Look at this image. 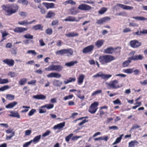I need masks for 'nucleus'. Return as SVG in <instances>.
Instances as JSON below:
<instances>
[{
	"instance_id": "6ab92c4d",
	"label": "nucleus",
	"mask_w": 147,
	"mask_h": 147,
	"mask_svg": "<svg viewBox=\"0 0 147 147\" xmlns=\"http://www.w3.org/2000/svg\"><path fill=\"white\" fill-rule=\"evenodd\" d=\"M65 122H63L55 125L53 127V128L54 129H59L63 128L65 126Z\"/></svg>"
},
{
	"instance_id": "58836bf2",
	"label": "nucleus",
	"mask_w": 147,
	"mask_h": 147,
	"mask_svg": "<svg viewBox=\"0 0 147 147\" xmlns=\"http://www.w3.org/2000/svg\"><path fill=\"white\" fill-rule=\"evenodd\" d=\"M99 113L97 114V115H99L100 118H102L103 117V116L105 115V114H107V112H105L102 110L100 109L98 111Z\"/></svg>"
},
{
	"instance_id": "5701e85b",
	"label": "nucleus",
	"mask_w": 147,
	"mask_h": 147,
	"mask_svg": "<svg viewBox=\"0 0 147 147\" xmlns=\"http://www.w3.org/2000/svg\"><path fill=\"white\" fill-rule=\"evenodd\" d=\"M43 26H42L41 24H38L32 27V29H34L35 30H40L42 31L43 29Z\"/></svg>"
},
{
	"instance_id": "0e129e2a",
	"label": "nucleus",
	"mask_w": 147,
	"mask_h": 147,
	"mask_svg": "<svg viewBox=\"0 0 147 147\" xmlns=\"http://www.w3.org/2000/svg\"><path fill=\"white\" fill-rule=\"evenodd\" d=\"M42 108L41 107L39 109V113H45L47 111L44 108Z\"/></svg>"
},
{
	"instance_id": "79ce46f5",
	"label": "nucleus",
	"mask_w": 147,
	"mask_h": 147,
	"mask_svg": "<svg viewBox=\"0 0 147 147\" xmlns=\"http://www.w3.org/2000/svg\"><path fill=\"white\" fill-rule=\"evenodd\" d=\"M71 14L72 15H76L79 12L78 10H76L74 7H72L71 9Z\"/></svg>"
},
{
	"instance_id": "49530a36",
	"label": "nucleus",
	"mask_w": 147,
	"mask_h": 147,
	"mask_svg": "<svg viewBox=\"0 0 147 147\" xmlns=\"http://www.w3.org/2000/svg\"><path fill=\"white\" fill-rule=\"evenodd\" d=\"M10 116L13 117H16L18 118L20 117V115L18 112H13L11 113Z\"/></svg>"
},
{
	"instance_id": "20e7f679",
	"label": "nucleus",
	"mask_w": 147,
	"mask_h": 147,
	"mask_svg": "<svg viewBox=\"0 0 147 147\" xmlns=\"http://www.w3.org/2000/svg\"><path fill=\"white\" fill-rule=\"evenodd\" d=\"M63 68L62 66L60 65H52L46 68L45 70L48 71H60L62 70Z\"/></svg>"
},
{
	"instance_id": "338daca9",
	"label": "nucleus",
	"mask_w": 147,
	"mask_h": 147,
	"mask_svg": "<svg viewBox=\"0 0 147 147\" xmlns=\"http://www.w3.org/2000/svg\"><path fill=\"white\" fill-rule=\"evenodd\" d=\"M32 143V141L26 142L23 145V147H28Z\"/></svg>"
},
{
	"instance_id": "f3484780",
	"label": "nucleus",
	"mask_w": 147,
	"mask_h": 147,
	"mask_svg": "<svg viewBox=\"0 0 147 147\" xmlns=\"http://www.w3.org/2000/svg\"><path fill=\"white\" fill-rule=\"evenodd\" d=\"M42 4L44 5L47 9L55 8V4L53 3L43 2Z\"/></svg>"
},
{
	"instance_id": "4be33fe9",
	"label": "nucleus",
	"mask_w": 147,
	"mask_h": 147,
	"mask_svg": "<svg viewBox=\"0 0 147 147\" xmlns=\"http://www.w3.org/2000/svg\"><path fill=\"white\" fill-rule=\"evenodd\" d=\"M55 13L53 11L51 10L49 11L47 15L45 16L46 18H52L55 16Z\"/></svg>"
},
{
	"instance_id": "e433bc0d",
	"label": "nucleus",
	"mask_w": 147,
	"mask_h": 147,
	"mask_svg": "<svg viewBox=\"0 0 147 147\" xmlns=\"http://www.w3.org/2000/svg\"><path fill=\"white\" fill-rule=\"evenodd\" d=\"M134 68H128L123 70V71L125 73L130 74L133 72Z\"/></svg>"
},
{
	"instance_id": "ddd939ff",
	"label": "nucleus",
	"mask_w": 147,
	"mask_h": 147,
	"mask_svg": "<svg viewBox=\"0 0 147 147\" xmlns=\"http://www.w3.org/2000/svg\"><path fill=\"white\" fill-rule=\"evenodd\" d=\"M47 76L48 78H59L61 77V75L57 73L52 72L48 74Z\"/></svg>"
},
{
	"instance_id": "9d476101",
	"label": "nucleus",
	"mask_w": 147,
	"mask_h": 147,
	"mask_svg": "<svg viewBox=\"0 0 147 147\" xmlns=\"http://www.w3.org/2000/svg\"><path fill=\"white\" fill-rule=\"evenodd\" d=\"M111 18L107 16L104 17L97 20L96 23L98 24L101 25L103 23L107 22Z\"/></svg>"
},
{
	"instance_id": "cd10ccee",
	"label": "nucleus",
	"mask_w": 147,
	"mask_h": 147,
	"mask_svg": "<svg viewBox=\"0 0 147 147\" xmlns=\"http://www.w3.org/2000/svg\"><path fill=\"white\" fill-rule=\"evenodd\" d=\"M41 138V135H39L35 136L33 140H31L32 142H33L34 144L36 143L39 141Z\"/></svg>"
},
{
	"instance_id": "4468645a",
	"label": "nucleus",
	"mask_w": 147,
	"mask_h": 147,
	"mask_svg": "<svg viewBox=\"0 0 147 147\" xmlns=\"http://www.w3.org/2000/svg\"><path fill=\"white\" fill-rule=\"evenodd\" d=\"M81 19V18H79L78 20L76 19V18L72 16H68L67 18L64 19V20L65 21H70V22H78Z\"/></svg>"
},
{
	"instance_id": "393cba45",
	"label": "nucleus",
	"mask_w": 147,
	"mask_h": 147,
	"mask_svg": "<svg viewBox=\"0 0 147 147\" xmlns=\"http://www.w3.org/2000/svg\"><path fill=\"white\" fill-rule=\"evenodd\" d=\"M139 143L136 140L131 141L129 143V147H134L135 145H137Z\"/></svg>"
},
{
	"instance_id": "a18cd8bd",
	"label": "nucleus",
	"mask_w": 147,
	"mask_h": 147,
	"mask_svg": "<svg viewBox=\"0 0 147 147\" xmlns=\"http://www.w3.org/2000/svg\"><path fill=\"white\" fill-rule=\"evenodd\" d=\"M18 24L22 25H28V20H25L22 21H19Z\"/></svg>"
},
{
	"instance_id": "aec40b11",
	"label": "nucleus",
	"mask_w": 147,
	"mask_h": 147,
	"mask_svg": "<svg viewBox=\"0 0 147 147\" xmlns=\"http://www.w3.org/2000/svg\"><path fill=\"white\" fill-rule=\"evenodd\" d=\"M105 41L103 40H99L95 43V45L98 48H100L103 45Z\"/></svg>"
},
{
	"instance_id": "f03ea898",
	"label": "nucleus",
	"mask_w": 147,
	"mask_h": 147,
	"mask_svg": "<svg viewBox=\"0 0 147 147\" xmlns=\"http://www.w3.org/2000/svg\"><path fill=\"white\" fill-rule=\"evenodd\" d=\"M98 59L101 64L104 65L110 63L115 60V58L112 55H106L100 56L99 57Z\"/></svg>"
},
{
	"instance_id": "774afa93",
	"label": "nucleus",
	"mask_w": 147,
	"mask_h": 147,
	"mask_svg": "<svg viewBox=\"0 0 147 147\" xmlns=\"http://www.w3.org/2000/svg\"><path fill=\"white\" fill-rule=\"evenodd\" d=\"M77 96L80 99L83 100L85 96L84 95H81L80 93H78V94L77 95Z\"/></svg>"
},
{
	"instance_id": "680f3d73",
	"label": "nucleus",
	"mask_w": 147,
	"mask_h": 147,
	"mask_svg": "<svg viewBox=\"0 0 147 147\" xmlns=\"http://www.w3.org/2000/svg\"><path fill=\"white\" fill-rule=\"evenodd\" d=\"M36 112V110L35 109H32L28 113V115L31 116L33 115L34 113Z\"/></svg>"
},
{
	"instance_id": "f257e3e1",
	"label": "nucleus",
	"mask_w": 147,
	"mask_h": 147,
	"mask_svg": "<svg viewBox=\"0 0 147 147\" xmlns=\"http://www.w3.org/2000/svg\"><path fill=\"white\" fill-rule=\"evenodd\" d=\"M2 7L5 12L6 13V15L10 16L16 13L19 8L18 5L15 3L8 4L7 5H3Z\"/></svg>"
},
{
	"instance_id": "72a5a7b5",
	"label": "nucleus",
	"mask_w": 147,
	"mask_h": 147,
	"mask_svg": "<svg viewBox=\"0 0 147 147\" xmlns=\"http://www.w3.org/2000/svg\"><path fill=\"white\" fill-rule=\"evenodd\" d=\"M54 107L53 104H46L44 105L41 106L42 108H46L48 109H52Z\"/></svg>"
},
{
	"instance_id": "6e6552de",
	"label": "nucleus",
	"mask_w": 147,
	"mask_h": 147,
	"mask_svg": "<svg viewBox=\"0 0 147 147\" xmlns=\"http://www.w3.org/2000/svg\"><path fill=\"white\" fill-rule=\"evenodd\" d=\"M78 8L82 10L89 11L92 9V7L87 4H82L79 6Z\"/></svg>"
},
{
	"instance_id": "4d7b16f0",
	"label": "nucleus",
	"mask_w": 147,
	"mask_h": 147,
	"mask_svg": "<svg viewBox=\"0 0 147 147\" xmlns=\"http://www.w3.org/2000/svg\"><path fill=\"white\" fill-rule=\"evenodd\" d=\"M23 108H25L27 109H25L22 110L21 111V112L22 113H25V112H28V109H30V106H22Z\"/></svg>"
},
{
	"instance_id": "bb28decb",
	"label": "nucleus",
	"mask_w": 147,
	"mask_h": 147,
	"mask_svg": "<svg viewBox=\"0 0 147 147\" xmlns=\"http://www.w3.org/2000/svg\"><path fill=\"white\" fill-rule=\"evenodd\" d=\"M78 35L79 34L78 33L74 32H69L68 33L65 34V36H66L69 37H73L75 36H78Z\"/></svg>"
},
{
	"instance_id": "dca6fc26",
	"label": "nucleus",
	"mask_w": 147,
	"mask_h": 147,
	"mask_svg": "<svg viewBox=\"0 0 147 147\" xmlns=\"http://www.w3.org/2000/svg\"><path fill=\"white\" fill-rule=\"evenodd\" d=\"M130 57L131 58L132 60L137 61L139 60H142L144 58V57L142 55H138L132 56Z\"/></svg>"
},
{
	"instance_id": "bf43d9fd",
	"label": "nucleus",
	"mask_w": 147,
	"mask_h": 147,
	"mask_svg": "<svg viewBox=\"0 0 147 147\" xmlns=\"http://www.w3.org/2000/svg\"><path fill=\"white\" fill-rule=\"evenodd\" d=\"M51 132L50 130H47L45 132L42 134V136L45 137L47 136H48L51 133Z\"/></svg>"
},
{
	"instance_id": "3c124183",
	"label": "nucleus",
	"mask_w": 147,
	"mask_h": 147,
	"mask_svg": "<svg viewBox=\"0 0 147 147\" xmlns=\"http://www.w3.org/2000/svg\"><path fill=\"white\" fill-rule=\"evenodd\" d=\"M24 37L26 39H32L33 38V36L30 34L28 33L24 35Z\"/></svg>"
},
{
	"instance_id": "b1692460",
	"label": "nucleus",
	"mask_w": 147,
	"mask_h": 147,
	"mask_svg": "<svg viewBox=\"0 0 147 147\" xmlns=\"http://www.w3.org/2000/svg\"><path fill=\"white\" fill-rule=\"evenodd\" d=\"M132 61L130 57L128 59V60L124 61L122 63V65L123 67H127L129 65V64Z\"/></svg>"
},
{
	"instance_id": "423d86ee",
	"label": "nucleus",
	"mask_w": 147,
	"mask_h": 147,
	"mask_svg": "<svg viewBox=\"0 0 147 147\" xmlns=\"http://www.w3.org/2000/svg\"><path fill=\"white\" fill-rule=\"evenodd\" d=\"M118 81L116 80L111 81L108 84V88L109 89H116L119 88L120 86L118 84Z\"/></svg>"
},
{
	"instance_id": "7ed1b4c3",
	"label": "nucleus",
	"mask_w": 147,
	"mask_h": 147,
	"mask_svg": "<svg viewBox=\"0 0 147 147\" xmlns=\"http://www.w3.org/2000/svg\"><path fill=\"white\" fill-rule=\"evenodd\" d=\"M56 55H63L66 54L67 56H69L73 55V51L71 49H61L55 52Z\"/></svg>"
},
{
	"instance_id": "9b49d317",
	"label": "nucleus",
	"mask_w": 147,
	"mask_h": 147,
	"mask_svg": "<svg viewBox=\"0 0 147 147\" xmlns=\"http://www.w3.org/2000/svg\"><path fill=\"white\" fill-rule=\"evenodd\" d=\"M3 61L10 67L13 66L15 63L14 60L12 59H5L3 60Z\"/></svg>"
},
{
	"instance_id": "c03bdc74",
	"label": "nucleus",
	"mask_w": 147,
	"mask_h": 147,
	"mask_svg": "<svg viewBox=\"0 0 147 147\" xmlns=\"http://www.w3.org/2000/svg\"><path fill=\"white\" fill-rule=\"evenodd\" d=\"M107 10L106 7H103L101 8L98 11V13L100 14H102L104 13Z\"/></svg>"
},
{
	"instance_id": "f8f14e48",
	"label": "nucleus",
	"mask_w": 147,
	"mask_h": 147,
	"mask_svg": "<svg viewBox=\"0 0 147 147\" xmlns=\"http://www.w3.org/2000/svg\"><path fill=\"white\" fill-rule=\"evenodd\" d=\"M28 28L23 27H16L13 29V31L16 33H21L28 30Z\"/></svg>"
},
{
	"instance_id": "8fccbe9b",
	"label": "nucleus",
	"mask_w": 147,
	"mask_h": 147,
	"mask_svg": "<svg viewBox=\"0 0 147 147\" xmlns=\"http://www.w3.org/2000/svg\"><path fill=\"white\" fill-rule=\"evenodd\" d=\"M45 32L47 34L50 35L52 34V29L51 28H49L46 30Z\"/></svg>"
},
{
	"instance_id": "69168bd1",
	"label": "nucleus",
	"mask_w": 147,
	"mask_h": 147,
	"mask_svg": "<svg viewBox=\"0 0 147 147\" xmlns=\"http://www.w3.org/2000/svg\"><path fill=\"white\" fill-rule=\"evenodd\" d=\"M74 96L73 94H71L68 96H66L64 98V100H66L68 99H70L72 98Z\"/></svg>"
},
{
	"instance_id": "a211bd4d",
	"label": "nucleus",
	"mask_w": 147,
	"mask_h": 147,
	"mask_svg": "<svg viewBox=\"0 0 147 147\" xmlns=\"http://www.w3.org/2000/svg\"><path fill=\"white\" fill-rule=\"evenodd\" d=\"M85 77L84 75L83 74H81L79 75L77 78V83L78 85H81L82 84Z\"/></svg>"
},
{
	"instance_id": "2f4dec72",
	"label": "nucleus",
	"mask_w": 147,
	"mask_h": 147,
	"mask_svg": "<svg viewBox=\"0 0 147 147\" xmlns=\"http://www.w3.org/2000/svg\"><path fill=\"white\" fill-rule=\"evenodd\" d=\"M121 47H118L115 48H113V53L116 54H120Z\"/></svg>"
},
{
	"instance_id": "1a4fd4ad",
	"label": "nucleus",
	"mask_w": 147,
	"mask_h": 147,
	"mask_svg": "<svg viewBox=\"0 0 147 147\" xmlns=\"http://www.w3.org/2000/svg\"><path fill=\"white\" fill-rule=\"evenodd\" d=\"M130 46L132 48H137L140 46L141 45V42L136 40H131L130 42Z\"/></svg>"
},
{
	"instance_id": "2eb2a0df",
	"label": "nucleus",
	"mask_w": 147,
	"mask_h": 147,
	"mask_svg": "<svg viewBox=\"0 0 147 147\" xmlns=\"http://www.w3.org/2000/svg\"><path fill=\"white\" fill-rule=\"evenodd\" d=\"M118 7L122 8L124 9L131 10L133 9V7L128 5H125L120 3H118L117 5Z\"/></svg>"
},
{
	"instance_id": "603ef678",
	"label": "nucleus",
	"mask_w": 147,
	"mask_h": 147,
	"mask_svg": "<svg viewBox=\"0 0 147 147\" xmlns=\"http://www.w3.org/2000/svg\"><path fill=\"white\" fill-rule=\"evenodd\" d=\"M73 135V134L71 133L69 135L66 136L65 138L66 141L68 142L69 141L70 139L72 137Z\"/></svg>"
},
{
	"instance_id": "412c9836",
	"label": "nucleus",
	"mask_w": 147,
	"mask_h": 147,
	"mask_svg": "<svg viewBox=\"0 0 147 147\" xmlns=\"http://www.w3.org/2000/svg\"><path fill=\"white\" fill-rule=\"evenodd\" d=\"M103 52L105 53L112 54L113 53V48L112 47H110L105 49Z\"/></svg>"
},
{
	"instance_id": "473e14b6",
	"label": "nucleus",
	"mask_w": 147,
	"mask_h": 147,
	"mask_svg": "<svg viewBox=\"0 0 147 147\" xmlns=\"http://www.w3.org/2000/svg\"><path fill=\"white\" fill-rule=\"evenodd\" d=\"M34 97L35 98L38 99H45L46 98L45 96L42 94L37 95L34 96Z\"/></svg>"
},
{
	"instance_id": "f704fd0d",
	"label": "nucleus",
	"mask_w": 147,
	"mask_h": 147,
	"mask_svg": "<svg viewBox=\"0 0 147 147\" xmlns=\"http://www.w3.org/2000/svg\"><path fill=\"white\" fill-rule=\"evenodd\" d=\"M53 84L55 86H60L62 85V83L59 80H55L53 81Z\"/></svg>"
},
{
	"instance_id": "37998d69",
	"label": "nucleus",
	"mask_w": 147,
	"mask_h": 147,
	"mask_svg": "<svg viewBox=\"0 0 147 147\" xmlns=\"http://www.w3.org/2000/svg\"><path fill=\"white\" fill-rule=\"evenodd\" d=\"M9 82L7 79H1L0 78V84H7Z\"/></svg>"
},
{
	"instance_id": "de8ad7c7",
	"label": "nucleus",
	"mask_w": 147,
	"mask_h": 147,
	"mask_svg": "<svg viewBox=\"0 0 147 147\" xmlns=\"http://www.w3.org/2000/svg\"><path fill=\"white\" fill-rule=\"evenodd\" d=\"M133 18L136 20L141 21L147 20V18L142 16H136L134 17Z\"/></svg>"
},
{
	"instance_id": "0eeeda50",
	"label": "nucleus",
	"mask_w": 147,
	"mask_h": 147,
	"mask_svg": "<svg viewBox=\"0 0 147 147\" xmlns=\"http://www.w3.org/2000/svg\"><path fill=\"white\" fill-rule=\"evenodd\" d=\"M94 48L93 45L88 46L83 48L82 52L84 54L90 53H92Z\"/></svg>"
},
{
	"instance_id": "a19ab883",
	"label": "nucleus",
	"mask_w": 147,
	"mask_h": 147,
	"mask_svg": "<svg viewBox=\"0 0 147 147\" xmlns=\"http://www.w3.org/2000/svg\"><path fill=\"white\" fill-rule=\"evenodd\" d=\"M6 98L8 100H11L14 99L15 96L11 94H7L6 95Z\"/></svg>"
},
{
	"instance_id": "052dcab7",
	"label": "nucleus",
	"mask_w": 147,
	"mask_h": 147,
	"mask_svg": "<svg viewBox=\"0 0 147 147\" xmlns=\"http://www.w3.org/2000/svg\"><path fill=\"white\" fill-rule=\"evenodd\" d=\"M102 90H97L94 92L92 94V96H94L100 93L101 92Z\"/></svg>"
},
{
	"instance_id": "09e8293b",
	"label": "nucleus",
	"mask_w": 147,
	"mask_h": 147,
	"mask_svg": "<svg viewBox=\"0 0 147 147\" xmlns=\"http://www.w3.org/2000/svg\"><path fill=\"white\" fill-rule=\"evenodd\" d=\"M9 88V87L8 85L4 86L0 88V91H3L8 89Z\"/></svg>"
},
{
	"instance_id": "e2e57ef3",
	"label": "nucleus",
	"mask_w": 147,
	"mask_h": 147,
	"mask_svg": "<svg viewBox=\"0 0 147 147\" xmlns=\"http://www.w3.org/2000/svg\"><path fill=\"white\" fill-rule=\"evenodd\" d=\"M113 103L114 104H119L121 105V101L118 98L116 100H114L113 101Z\"/></svg>"
},
{
	"instance_id": "4c0bfd02",
	"label": "nucleus",
	"mask_w": 147,
	"mask_h": 147,
	"mask_svg": "<svg viewBox=\"0 0 147 147\" xmlns=\"http://www.w3.org/2000/svg\"><path fill=\"white\" fill-rule=\"evenodd\" d=\"M69 4L72 5H75L76 4V3L73 0H68L63 3V4L65 5H66L67 4Z\"/></svg>"
},
{
	"instance_id": "5fc2aeb1",
	"label": "nucleus",
	"mask_w": 147,
	"mask_h": 147,
	"mask_svg": "<svg viewBox=\"0 0 147 147\" xmlns=\"http://www.w3.org/2000/svg\"><path fill=\"white\" fill-rule=\"evenodd\" d=\"M8 75L10 76L11 78L17 76L15 72L10 71L9 72Z\"/></svg>"
},
{
	"instance_id": "13d9d810",
	"label": "nucleus",
	"mask_w": 147,
	"mask_h": 147,
	"mask_svg": "<svg viewBox=\"0 0 147 147\" xmlns=\"http://www.w3.org/2000/svg\"><path fill=\"white\" fill-rule=\"evenodd\" d=\"M27 53L28 54L31 53L32 55H36L37 53L35 51V50H29L27 52Z\"/></svg>"
},
{
	"instance_id": "6e6d98bb",
	"label": "nucleus",
	"mask_w": 147,
	"mask_h": 147,
	"mask_svg": "<svg viewBox=\"0 0 147 147\" xmlns=\"http://www.w3.org/2000/svg\"><path fill=\"white\" fill-rule=\"evenodd\" d=\"M2 34V37L3 39L0 41V42H1L3 41L4 40H5L6 39V38H5V37L7 36L8 34L7 33L5 32H2L1 33Z\"/></svg>"
},
{
	"instance_id": "7c9ffc66",
	"label": "nucleus",
	"mask_w": 147,
	"mask_h": 147,
	"mask_svg": "<svg viewBox=\"0 0 147 147\" xmlns=\"http://www.w3.org/2000/svg\"><path fill=\"white\" fill-rule=\"evenodd\" d=\"M78 63L77 61H72L66 63L65 65L67 67H71L74 66L75 64Z\"/></svg>"
},
{
	"instance_id": "c85d7f7f",
	"label": "nucleus",
	"mask_w": 147,
	"mask_h": 147,
	"mask_svg": "<svg viewBox=\"0 0 147 147\" xmlns=\"http://www.w3.org/2000/svg\"><path fill=\"white\" fill-rule=\"evenodd\" d=\"M17 103V102L14 101L8 104L5 107L7 108L11 109L15 105H16Z\"/></svg>"
},
{
	"instance_id": "c756f323",
	"label": "nucleus",
	"mask_w": 147,
	"mask_h": 147,
	"mask_svg": "<svg viewBox=\"0 0 147 147\" xmlns=\"http://www.w3.org/2000/svg\"><path fill=\"white\" fill-rule=\"evenodd\" d=\"M38 8L40 9V12L42 14H45L46 13V10L42 6L41 4H39L38 6Z\"/></svg>"
},
{
	"instance_id": "39448f33",
	"label": "nucleus",
	"mask_w": 147,
	"mask_h": 147,
	"mask_svg": "<svg viewBox=\"0 0 147 147\" xmlns=\"http://www.w3.org/2000/svg\"><path fill=\"white\" fill-rule=\"evenodd\" d=\"M98 102H94L89 107L88 110V112L91 114L95 113L98 109Z\"/></svg>"
},
{
	"instance_id": "864d4df0",
	"label": "nucleus",
	"mask_w": 147,
	"mask_h": 147,
	"mask_svg": "<svg viewBox=\"0 0 147 147\" xmlns=\"http://www.w3.org/2000/svg\"><path fill=\"white\" fill-rule=\"evenodd\" d=\"M18 2L25 5H27L28 4V1L27 0H18Z\"/></svg>"
},
{
	"instance_id": "ea45409f",
	"label": "nucleus",
	"mask_w": 147,
	"mask_h": 147,
	"mask_svg": "<svg viewBox=\"0 0 147 147\" xmlns=\"http://www.w3.org/2000/svg\"><path fill=\"white\" fill-rule=\"evenodd\" d=\"M27 79L23 78L21 79L19 82V84L20 85H23L25 84L27 82Z\"/></svg>"
},
{
	"instance_id": "a878e982",
	"label": "nucleus",
	"mask_w": 147,
	"mask_h": 147,
	"mask_svg": "<svg viewBox=\"0 0 147 147\" xmlns=\"http://www.w3.org/2000/svg\"><path fill=\"white\" fill-rule=\"evenodd\" d=\"M76 78L75 77L74 78H71L69 77L68 79L66 81H64V83L65 84H67L71 82H75L76 80Z\"/></svg>"
},
{
	"instance_id": "c9c22d12",
	"label": "nucleus",
	"mask_w": 147,
	"mask_h": 147,
	"mask_svg": "<svg viewBox=\"0 0 147 147\" xmlns=\"http://www.w3.org/2000/svg\"><path fill=\"white\" fill-rule=\"evenodd\" d=\"M112 75L110 74H105L101 72V77L102 79H108L110 77H111Z\"/></svg>"
}]
</instances>
